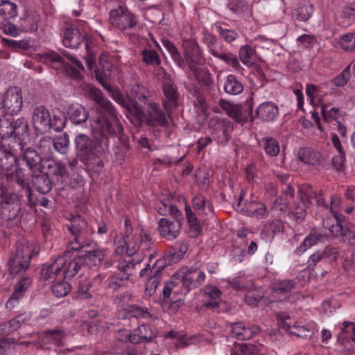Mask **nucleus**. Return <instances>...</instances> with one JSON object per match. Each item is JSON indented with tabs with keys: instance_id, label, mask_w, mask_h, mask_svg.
<instances>
[{
	"instance_id": "f257e3e1",
	"label": "nucleus",
	"mask_w": 355,
	"mask_h": 355,
	"mask_svg": "<svg viewBox=\"0 0 355 355\" xmlns=\"http://www.w3.org/2000/svg\"><path fill=\"white\" fill-rule=\"evenodd\" d=\"M92 133L96 141L85 134H78L75 138L77 155L81 159L98 153L105 155L109 151L110 137H120L123 130L116 121L109 123L105 121L93 120L91 123Z\"/></svg>"
},
{
	"instance_id": "f03ea898",
	"label": "nucleus",
	"mask_w": 355,
	"mask_h": 355,
	"mask_svg": "<svg viewBox=\"0 0 355 355\" xmlns=\"http://www.w3.org/2000/svg\"><path fill=\"white\" fill-rule=\"evenodd\" d=\"M162 44L168 52L175 64L181 69L184 68L185 62L191 71H193L195 68H198V65H202L205 63V59L202 55L199 45L193 39L184 40L183 41L182 46L184 50V58L181 56L174 44L170 40L162 39Z\"/></svg>"
},
{
	"instance_id": "7ed1b4c3",
	"label": "nucleus",
	"mask_w": 355,
	"mask_h": 355,
	"mask_svg": "<svg viewBox=\"0 0 355 355\" xmlns=\"http://www.w3.org/2000/svg\"><path fill=\"white\" fill-rule=\"evenodd\" d=\"M67 227L73 236V239L69 243L67 251H78L96 245V243L92 238L94 230L83 217L73 216L70 224L67 225Z\"/></svg>"
},
{
	"instance_id": "20e7f679",
	"label": "nucleus",
	"mask_w": 355,
	"mask_h": 355,
	"mask_svg": "<svg viewBox=\"0 0 355 355\" xmlns=\"http://www.w3.org/2000/svg\"><path fill=\"white\" fill-rule=\"evenodd\" d=\"M33 256V247L25 241L16 245V250L10 259L8 266L10 275L15 276L25 272L29 267Z\"/></svg>"
},
{
	"instance_id": "39448f33",
	"label": "nucleus",
	"mask_w": 355,
	"mask_h": 355,
	"mask_svg": "<svg viewBox=\"0 0 355 355\" xmlns=\"http://www.w3.org/2000/svg\"><path fill=\"white\" fill-rule=\"evenodd\" d=\"M21 154L18 158L15 157L12 154H6L4 158L6 160H10V166L15 163L18 166H22L25 165L30 173L38 172V170L42 169V158L40 153L37 151L35 149L28 147L24 148V145L20 146Z\"/></svg>"
},
{
	"instance_id": "423d86ee",
	"label": "nucleus",
	"mask_w": 355,
	"mask_h": 355,
	"mask_svg": "<svg viewBox=\"0 0 355 355\" xmlns=\"http://www.w3.org/2000/svg\"><path fill=\"white\" fill-rule=\"evenodd\" d=\"M21 196L7 189L0 187V203L2 205L1 216L6 220L15 219L21 210Z\"/></svg>"
},
{
	"instance_id": "0eeeda50",
	"label": "nucleus",
	"mask_w": 355,
	"mask_h": 355,
	"mask_svg": "<svg viewBox=\"0 0 355 355\" xmlns=\"http://www.w3.org/2000/svg\"><path fill=\"white\" fill-rule=\"evenodd\" d=\"M110 93L112 99L119 104L121 107H125L128 112L135 117V121H132L135 125H140L141 120L144 118V110L143 107L139 105L138 102L133 101L130 97L124 95L118 89L112 88L110 85H107L105 88Z\"/></svg>"
},
{
	"instance_id": "6e6552de",
	"label": "nucleus",
	"mask_w": 355,
	"mask_h": 355,
	"mask_svg": "<svg viewBox=\"0 0 355 355\" xmlns=\"http://www.w3.org/2000/svg\"><path fill=\"white\" fill-rule=\"evenodd\" d=\"M200 267L201 264L196 262L192 266L182 268L177 272L176 275L187 291L196 288L205 282L206 275Z\"/></svg>"
},
{
	"instance_id": "1a4fd4ad",
	"label": "nucleus",
	"mask_w": 355,
	"mask_h": 355,
	"mask_svg": "<svg viewBox=\"0 0 355 355\" xmlns=\"http://www.w3.org/2000/svg\"><path fill=\"white\" fill-rule=\"evenodd\" d=\"M87 95L90 99L94 101L107 115L106 116H99L96 120L105 121L109 123H112V121L114 120L117 124H120L116 111L112 103L103 97V94L99 89L92 85H88L87 87Z\"/></svg>"
},
{
	"instance_id": "9d476101",
	"label": "nucleus",
	"mask_w": 355,
	"mask_h": 355,
	"mask_svg": "<svg viewBox=\"0 0 355 355\" xmlns=\"http://www.w3.org/2000/svg\"><path fill=\"white\" fill-rule=\"evenodd\" d=\"M110 20L114 26L122 31L131 29L137 24V17L122 5L111 9Z\"/></svg>"
},
{
	"instance_id": "9b49d317",
	"label": "nucleus",
	"mask_w": 355,
	"mask_h": 355,
	"mask_svg": "<svg viewBox=\"0 0 355 355\" xmlns=\"http://www.w3.org/2000/svg\"><path fill=\"white\" fill-rule=\"evenodd\" d=\"M67 254L68 251H66L64 256L58 257L52 262L44 263L40 271V280L54 283L59 279H63L62 269L65 264V257Z\"/></svg>"
},
{
	"instance_id": "f8f14e48",
	"label": "nucleus",
	"mask_w": 355,
	"mask_h": 355,
	"mask_svg": "<svg viewBox=\"0 0 355 355\" xmlns=\"http://www.w3.org/2000/svg\"><path fill=\"white\" fill-rule=\"evenodd\" d=\"M243 195L241 194L234 209L243 215L255 218L258 220L266 218L268 211L264 204L257 201H245L243 202Z\"/></svg>"
},
{
	"instance_id": "ddd939ff",
	"label": "nucleus",
	"mask_w": 355,
	"mask_h": 355,
	"mask_svg": "<svg viewBox=\"0 0 355 355\" xmlns=\"http://www.w3.org/2000/svg\"><path fill=\"white\" fill-rule=\"evenodd\" d=\"M162 270L163 264L161 261H155L151 268L150 264H147L141 270L140 277H148L145 289L146 295L151 296L155 293L161 280Z\"/></svg>"
},
{
	"instance_id": "4468645a",
	"label": "nucleus",
	"mask_w": 355,
	"mask_h": 355,
	"mask_svg": "<svg viewBox=\"0 0 355 355\" xmlns=\"http://www.w3.org/2000/svg\"><path fill=\"white\" fill-rule=\"evenodd\" d=\"M22 103V94L18 87H10L6 91L3 98V108L6 113L12 115L19 113Z\"/></svg>"
},
{
	"instance_id": "2eb2a0df",
	"label": "nucleus",
	"mask_w": 355,
	"mask_h": 355,
	"mask_svg": "<svg viewBox=\"0 0 355 355\" xmlns=\"http://www.w3.org/2000/svg\"><path fill=\"white\" fill-rule=\"evenodd\" d=\"M51 115L47 108L39 105L34 108L32 121L36 132L44 134L51 130Z\"/></svg>"
},
{
	"instance_id": "dca6fc26",
	"label": "nucleus",
	"mask_w": 355,
	"mask_h": 355,
	"mask_svg": "<svg viewBox=\"0 0 355 355\" xmlns=\"http://www.w3.org/2000/svg\"><path fill=\"white\" fill-rule=\"evenodd\" d=\"M84 42H87L85 33H81L75 26L67 27L63 33L62 43L64 46L71 49H78Z\"/></svg>"
},
{
	"instance_id": "f3484780",
	"label": "nucleus",
	"mask_w": 355,
	"mask_h": 355,
	"mask_svg": "<svg viewBox=\"0 0 355 355\" xmlns=\"http://www.w3.org/2000/svg\"><path fill=\"white\" fill-rule=\"evenodd\" d=\"M162 91L164 96L162 105L166 112L169 114L178 107L180 97L178 87L171 82H164L162 85Z\"/></svg>"
},
{
	"instance_id": "a211bd4d",
	"label": "nucleus",
	"mask_w": 355,
	"mask_h": 355,
	"mask_svg": "<svg viewBox=\"0 0 355 355\" xmlns=\"http://www.w3.org/2000/svg\"><path fill=\"white\" fill-rule=\"evenodd\" d=\"M125 339H130V342L133 344L148 342L156 335V329L153 326L141 324L134 331L124 332Z\"/></svg>"
},
{
	"instance_id": "6ab92c4d",
	"label": "nucleus",
	"mask_w": 355,
	"mask_h": 355,
	"mask_svg": "<svg viewBox=\"0 0 355 355\" xmlns=\"http://www.w3.org/2000/svg\"><path fill=\"white\" fill-rule=\"evenodd\" d=\"M153 245V239L150 235L141 232L134 234L128 240L129 253L135 254L139 250L142 252L148 251Z\"/></svg>"
},
{
	"instance_id": "aec40b11",
	"label": "nucleus",
	"mask_w": 355,
	"mask_h": 355,
	"mask_svg": "<svg viewBox=\"0 0 355 355\" xmlns=\"http://www.w3.org/2000/svg\"><path fill=\"white\" fill-rule=\"evenodd\" d=\"M222 292L216 286L207 285L203 289L202 305L209 309L219 307L222 301Z\"/></svg>"
},
{
	"instance_id": "412c9836",
	"label": "nucleus",
	"mask_w": 355,
	"mask_h": 355,
	"mask_svg": "<svg viewBox=\"0 0 355 355\" xmlns=\"http://www.w3.org/2000/svg\"><path fill=\"white\" fill-rule=\"evenodd\" d=\"M181 227V223L171 221L166 218H162L159 221L158 230L162 237L171 241L178 236Z\"/></svg>"
},
{
	"instance_id": "4be33fe9",
	"label": "nucleus",
	"mask_w": 355,
	"mask_h": 355,
	"mask_svg": "<svg viewBox=\"0 0 355 355\" xmlns=\"http://www.w3.org/2000/svg\"><path fill=\"white\" fill-rule=\"evenodd\" d=\"M327 239V235L322 231L313 229L305 237L302 243L295 249L296 254H302L308 249L315 245L318 243L324 242Z\"/></svg>"
},
{
	"instance_id": "5701e85b",
	"label": "nucleus",
	"mask_w": 355,
	"mask_h": 355,
	"mask_svg": "<svg viewBox=\"0 0 355 355\" xmlns=\"http://www.w3.org/2000/svg\"><path fill=\"white\" fill-rule=\"evenodd\" d=\"M31 282V281L28 277H24L15 285L14 292L6 304V307L8 310L13 309L19 304V300L24 297L26 291L29 287Z\"/></svg>"
},
{
	"instance_id": "b1692460",
	"label": "nucleus",
	"mask_w": 355,
	"mask_h": 355,
	"mask_svg": "<svg viewBox=\"0 0 355 355\" xmlns=\"http://www.w3.org/2000/svg\"><path fill=\"white\" fill-rule=\"evenodd\" d=\"M62 55L68 60V62L64 60L63 71L74 79L80 78V73L85 70L81 61L66 51H63Z\"/></svg>"
},
{
	"instance_id": "393cba45",
	"label": "nucleus",
	"mask_w": 355,
	"mask_h": 355,
	"mask_svg": "<svg viewBox=\"0 0 355 355\" xmlns=\"http://www.w3.org/2000/svg\"><path fill=\"white\" fill-rule=\"evenodd\" d=\"M260 331L259 327L251 325L249 327L242 322L234 323L232 325V334L238 340H243L252 338Z\"/></svg>"
},
{
	"instance_id": "a878e982",
	"label": "nucleus",
	"mask_w": 355,
	"mask_h": 355,
	"mask_svg": "<svg viewBox=\"0 0 355 355\" xmlns=\"http://www.w3.org/2000/svg\"><path fill=\"white\" fill-rule=\"evenodd\" d=\"M112 64L103 55L99 56L98 64L94 70L96 80L107 88V79L112 74Z\"/></svg>"
},
{
	"instance_id": "bb28decb",
	"label": "nucleus",
	"mask_w": 355,
	"mask_h": 355,
	"mask_svg": "<svg viewBox=\"0 0 355 355\" xmlns=\"http://www.w3.org/2000/svg\"><path fill=\"white\" fill-rule=\"evenodd\" d=\"M148 123L150 125L164 126L167 123L166 114L162 111L159 104L153 101L148 102Z\"/></svg>"
},
{
	"instance_id": "cd10ccee",
	"label": "nucleus",
	"mask_w": 355,
	"mask_h": 355,
	"mask_svg": "<svg viewBox=\"0 0 355 355\" xmlns=\"http://www.w3.org/2000/svg\"><path fill=\"white\" fill-rule=\"evenodd\" d=\"M31 175L33 185L38 192L46 194L52 189V182L48 174L43 173L42 169L38 170V172H33Z\"/></svg>"
},
{
	"instance_id": "c85d7f7f",
	"label": "nucleus",
	"mask_w": 355,
	"mask_h": 355,
	"mask_svg": "<svg viewBox=\"0 0 355 355\" xmlns=\"http://www.w3.org/2000/svg\"><path fill=\"white\" fill-rule=\"evenodd\" d=\"M40 147L42 146L50 148L53 145L55 150L60 153H66L69 148V138L67 133H63L53 139L51 138H44L40 141Z\"/></svg>"
},
{
	"instance_id": "c756f323",
	"label": "nucleus",
	"mask_w": 355,
	"mask_h": 355,
	"mask_svg": "<svg viewBox=\"0 0 355 355\" xmlns=\"http://www.w3.org/2000/svg\"><path fill=\"white\" fill-rule=\"evenodd\" d=\"M277 106L272 102L260 104L256 110V114L263 121H273L278 115Z\"/></svg>"
},
{
	"instance_id": "7c9ffc66",
	"label": "nucleus",
	"mask_w": 355,
	"mask_h": 355,
	"mask_svg": "<svg viewBox=\"0 0 355 355\" xmlns=\"http://www.w3.org/2000/svg\"><path fill=\"white\" fill-rule=\"evenodd\" d=\"M37 60L46 64H51L54 69L63 70L64 64V58L54 51H49L46 53H37Z\"/></svg>"
},
{
	"instance_id": "2f4dec72",
	"label": "nucleus",
	"mask_w": 355,
	"mask_h": 355,
	"mask_svg": "<svg viewBox=\"0 0 355 355\" xmlns=\"http://www.w3.org/2000/svg\"><path fill=\"white\" fill-rule=\"evenodd\" d=\"M48 174L53 176L55 182L62 187L69 177L65 166L55 161H51L48 164Z\"/></svg>"
},
{
	"instance_id": "473e14b6",
	"label": "nucleus",
	"mask_w": 355,
	"mask_h": 355,
	"mask_svg": "<svg viewBox=\"0 0 355 355\" xmlns=\"http://www.w3.org/2000/svg\"><path fill=\"white\" fill-rule=\"evenodd\" d=\"M29 137V127L27 120L21 117L17 120L13 119V137L19 141V146Z\"/></svg>"
},
{
	"instance_id": "72a5a7b5",
	"label": "nucleus",
	"mask_w": 355,
	"mask_h": 355,
	"mask_svg": "<svg viewBox=\"0 0 355 355\" xmlns=\"http://www.w3.org/2000/svg\"><path fill=\"white\" fill-rule=\"evenodd\" d=\"M223 89L229 95H238L243 92L244 86L238 77L234 74H229L224 80Z\"/></svg>"
},
{
	"instance_id": "f704fd0d",
	"label": "nucleus",
	"mask_w": 355,
	"mask_h": 355,
	"mask_svg": "<svg viewBox=\"0 0 355 355\" xmlns=\"http://www.w3.org/2000/svg\"><path fill=\"white\" fill-rule=\"evenodd\" d=\"M299 159L306 164H320L322 160V155L317 150L311 148H302L298 151Z\"/></svg>"
},
{
	"instance_id": "c9c22d12",
	"label": "nucleus",
	"mask_w": 355,
	"mask_h": 355,
	"mask_svg": "<svg viewBox=\"0 0 355 355\" xmlns=\"http://www.w3.org/2000/svg\"><path fill=\"white\" fill-rule=\"evenodd\" d=\"M299 191L300 192V197L302 200L306 201L308 203H311V199L314 196L316 202L318 205L329 209V205L326 203L324 199L323 194L321 191L315 192L310 186L302 187L300 188Z\"/></svg>"
},
{
	"instance_id": "e433bc0d",
	"label": "nucleus",
	"mask_w": 355,
	"mask_h": 355,
	"mask_svg": "<svg viewBox=\"0 0 355 355\" xmlns=\"http://www.w3.org/2000/svg\"><path fill=\"white\" fill-rule=\"evenodd\" d=\"M107 250L103 248H96L85 251V255L80 256L84 259V265L89 267L99 265L105 257Z\"/></svg>"
},
{
	"instance_id": "4c0bfd02",
	"label": "nucleus",
	"mask_w": 355,
	"mask_h": 355,
	"mask_svg": "<svg viewBox=\"0 0 355 355\" xmlns=\"http://www.w3.org/2000/svg\"><path fill=\"white\" fill-rule=\"evenodd\" d=\"M84 267V259L83 257H80V256L68 263L65 261L62 269L63 279H70L73 278L79 271L82 270V268Z\"/></svg>"
},
{
	"instance_id": "58836bf2",
	"label": "nucleus",
	"mask_w": 355,
	"mask_h": 355,
	"mask_svg": "<svg viewBox=\"0 0 355 355\" xmlns=\"http://www.w3.org/2000/svg\"><path fill=\"white\" fill-rule=\"evenodd\" d=\"M230 129V122L225 119L218 120L216 122L215 139L217 144L220 146H225L230 139V135L228 133Z\"/></svg>"
},
{
	"instance_id": "ea45409f",
	"label": "nucleus",
	"mask_w": 355,
	"mask_h": 355,
	"mask_svg": "<svg viewBox=\"0 0 355 355\" xmlns=\"http://www.w3.org/2000/svg\"><path fill=\"white\" fill-rule=\"evenodd\" d=\"M209 53L215 58L220 59L227 64L233 67L236 71L242 69L236 55L232 53L223 52L217 49H211L209 50Z\"/></svg>"
},
{
	"instance_id": "a19ab883",
	"label": "nucleus",
	"mask_w": 355,
	"mask_h": 355,
	"mask_svg": "<svg viewBox=\"0 0 355 355\" xmlns=\"http://www.w3.org/2000/svg\"><path fill=\"white\" fill-rule=\"evenodd\" d=\"M69 119L72 123L80 125L85 123L89 116L87 110L81 105H72L68 110Z\"/></svg>"
},
{
	"instance_id": "79ce46f5",
	"label": "nucleus",
	"mask_w": 355,
	"mask_h": 355,
	"mask_svg": "<svg viewBox=\"0 0 355 355\" xmlns=\"http://www.w3.org/2000/svg\"><path fill=\"white\" fill-rule=\"evenodd\" d=\"M322 227L328 230L334 237H339L342 234V225L335 211L333 215L327 216L322 220Z\"/></svg>"
},
{
	"instance_id": "37998d69",
	"label": "nucleus",
	"mask_w": 355,
	"mask_h": 355,
	"mask_svg": "<svg viewBox=\"0 0 355 355\" xmlns=\"http://www.w3.org/2000/svg\"><path fill=\"white\" fill-rule=\"evenodd\" d=\"M340 17L345 26H350L355 22V0H347L344 3Z\"/></svg>"
},
{
	"instance_id": "c03bdc74",
	"label": "nucleus",
	"mask_w": 355,
	"mask_h": 355,
	"mask_svg": "<svg viewBox=\"0 0 355 355\" xmlns=\"http://www.w3.org/2000/svg\"><path fill=\"white\" fill-rule=\"evenodd\" d=\"M148 89L139 83H132L130 88V96L132 98V101L135 102L148 103Z\"/></svg>"
},
{
	"instance_id": "a18cd8bd",
	"label": "nucleus",
	"mask_w": 355,
	"mask_h": 355,
	"mask_svg": "<svg viewBox=\"0 0 355 355\" xmlns=\"http://www.w3.org/2000/svg\"><path fill=\"white\" fill-rule=\"evenodd\" d=\"M186 250L187 248L185 245H182L179 251H177L175 248L172 249L166 253L162 259H158L156 261H161L163 264L164 269L166 266L179 261Z\"/></svg>"
},
{
	"instance_id": "49530a36",
	"label": "nucleus",
	"mask_w": 355,
	"mask_h": 355,
	"mask_svg": "<svg viewBox=\"0 0 355 355\" xmlns=\"http://www.w3.org/2000/svg\"><path fill=\"white\" fill-rule=\"evenodd\" d=\"M215 27L220 37L227 43L232 42L239 36L235 30L230 28L227 24H216Z\"/></svg>"
},
{
	"instance_id": "de8ad7c7",
	"label": "nucleus",
	"mask_w": 355,
	"mask_h": 355,
	"mask_svg": "<svg viewBox=\"0 0 355 355\" xmlns=\"http://www.w3.org/2000/svg\"><path fill=\"white\" fill-rule=\"evenodd\" d=\"M261 146L269 157H275L280 151L279 142L272 137H263L261 141Z\"/></svg>"
},
{
	"instance_id": "09e8293b",
	"label": "nucleus",
	"mask_w": 355,
	"mask_h": 355,
	"mask_svg": "<svg viewBox=\"0 0 355 355\" xmlns=\"http://www.w3.org/2000/svg\"><path fill=\"white\" fill-rule=\"evenodd\" d=\"M313 12V6L310 2L304 1L299 4L295 10V18L301 21H306Z\"/></svg>"
},
{
	"instance_id": "8fccbe9b",
	"label": "nucleus",
	"mask_w": 355,
	"mask_h": 355,
	"mask_svg": "<svg viewBox=\"0 0 355 355\" xmlns=\"http://www.w3.org/2000/svg\"><path fill=\"white\" fill-rule=\"evenodd\" d=\"M17 6L15 3L10 0H6L5 2L0 4V15L5 19L8 20L17 17Z\"/></svg>"
},
{
	"instance_id": "3c124183",
	"label": "nucleus",
	"mask_w": 355,
	"mask_h": 355,
	"mask_svg": "<svg viewBox=\"0 0 355 355\" xmlns=\"http://www.w3.org/2000/svg\"><path fill=\"white\" fill-rule=\"evenodd\" d=\"M105 155H100L97 153L89 157H86L83 160L85 162L89 170L94 171V173H99L101 171L103 167V157Z\"/></svg>"
},
{
	"instance_id": "603ef678",
	"label": "nucleus",
	"mask_w": 355,
	"mask_h": 355,
	"mask_svg": "<svg viewBox=\"0 0 355 355\" xmlns=\"http://www.w3.org/2000/svg\"><path fill=\"white\" fill-rule=\"evenodd\" d=\"M193 74L195 76L197 80L203 86L211 89L214 85V80L211 74L207 70H204L202 68H195L191 71Z\"/></svg>"
},
{
	"instance_id": "864d4df0",
	"label": "nucleus",
	"mask_w": 355,
	"mask_h": 355,
	"mask_svg": "<svg viewBox=\"0 0 355 355\" xmlns=\"http://www.w3.org/2000/svg\"><path fill=\"white\" fill-rule=\"evenodd\" d=\"M239 56L241 62L248 67H252L254 63V51L249 45H244L240 48Z\"/></svg>"
},
{
	"instance_id": "5fc2aeb1",
	"label": "nucleus",
	"mask_w": 355,
	"mask_h": 355,
	"mask_svg": "<svg viewBox=\"0 0 355 355\" xmlns=\"http://www.w3.org/2000/svg\"><path fill=\"white\" fill-rule=\"evenodd\" d=\"M139 263V261H135L130 254L119 261L117 268L123 274L130 273V277L132 275L135 265Z\"/></svg>"
},
{
	"instance_id": "6e6d98bb",
	"label": "nucleus",
	"mask_w": 355,
	"mask_h": 355,
	"mask_svg": "<svg viewBox=\"0 0 355 355\" xmlns=\"http://www.w3.org/2000/svg\"><path fill=\"white\" fill-rule=\"evenodd\" d=\"M142 60L147 64L151 66H159L161 59L155 50L145 49L141 51Z\"/></svg>"
},
{
	"instance_id": "4d7b16f0",
	"label": "nucleus",
	"mask_w": 355,
	"mask_h": 355,
	"mask_svg": "<svg viewBox=\"0 0 355 355\" xmlns=\"http://www.w3.org/2000/svg\"><path fill=\"white\" fill-rule=\"evenodd\" d=\"M0 137L3 140L13 137V118L0 119Z\"/></svg>"
},
{
	"instance_id": "13d9d810",
	"label": "nucleus",
	"mask_w": 355,
	"mask_h": 355,
	"mask_svg": "<svg viewBox=\"0 0 355 355\" xmlns=\"http://www.w3.org/2000/svg\"><path fill=\"white\" fill-rule=\"evenodd\" d=\"M232 352L235 355H263L256 346L246 343L236 345Z\"/></svg>"
},
{
	"instance_id": "bf43d9fd",
	"label": "nucleus",
	"mask_w": 355,
	"mask_h": 355,
	"mask_svg": "<svg viewBox=\"0 0 355 355\" xmlns=\"http://www.w3.org/2000/svg\"><path fill=\"white\" fill-rule=\"evenodd\" d=\"M71 286L67 281L64 279H59L52 285V291L58 297L65 296L70 291Z\"/></svg>"
},
{
	"instance_id": "052dcab7",
	"label": "nucleus",
	"mask_w": 355,
	"mask_h": 355,
	"mask_svg": "<svg viewBox=\"0 0 355 355\" xmlns=\"http://www.w3.org/2000/svg\"><path fill=\"white\" fill-rule=\"evenodd\" d=\"M272 288L275 293H286L295 288V284L290 279H279L272 284Z\"/></svg>"
},
{
	"instance_id": "680f3d73",
	"label": "nucleus",
	"mask_w": 355,
	"mask_h": 355,
	"mask_svg": "<svg viewBox=\"0 0 355 355\" xmlns=\"http://www.w3.org/2000/svg\"><path fill=\"white\" fill-rule=\"evenodd\" d=\"M340 47L347 51H355V33H348L342 35L339 40Z\"/></svg>"
},
{
	"instance_id": "e2e57ef3",
	"label": "nucleus",
	"mask_w": 355,
	"mask_h": 355,
	"mask_svg": "<svg viewBox=\"0 0 355 355\" xmlns=\"http://www.w3.org/2000/svg\"><path fill=\"white\" fill-rule=\"evenodd\" d=\"M130 279V273L114 275L110 277L108 287L112 289H118L125 286Z\"/></svg>"
},
{
	"instance_id": "0e129e2a",
	"label": "nucleus",
	"mask_w": 355,
	"mask_h": 355,
	"mask_svg": "<svg viewBox=\"0 0 355 355\" xmlns=\"http://www.w3.org/2000/svg\"><path fill=\"white\" fill-rule=\"evenodd\" d=\"M65 336L63 331L59 329L50 330L45 333L44 340L48 343H54L60 346L62 343V340Z\"/></svg>"
},
{
	"instance_id": "69168bd1",
	"label": "nucleus",
	"mask_w": 355,
	"mask_h": 355,
	"mask_svg": "<svg viewBox=\"0 0 355 355\" xmlns=\"http://www.w3.org/2000/svg\"><path fill=\"white\" fill-rule=\"evenodd\" d=\"M342 234L340 236L343 238L344 241H347L352 245H355V225L352 224L342 226Z\"/></svg>"
},
{
	"instance_id": "338daca9",
	"label": "nucleus",
	"mask_w": 355,
	"mask_h": 355,
	"mask_svg": "<svg viewBox=\"0 0 355 355\" xmlns=\"http://www.w3.org/2000/svg\"><path fill=\"white\" fill-rule=\"evenodd\" d=\"M228 6L232 12L237 15L244 13L249 9L248 3L241 0H231Z\"/></svg>"
},
{
	"instance_id": "774afa93",
	"label": "nucleus",
	"mask_w": 355,
	"mask_h": 355,
	"mask_svg": "<svg viewBox=\"0 0 355 355\" xmlns=\"http://www.w3.org/2000/svg\"><path fill=\"white\" fill-rule=\"evenodd\" d=\"M350 77V67L347 66L340 73L334 78L331 82L336 87H343L347 84Z\"/></svg>"
}]
</instances>
